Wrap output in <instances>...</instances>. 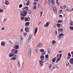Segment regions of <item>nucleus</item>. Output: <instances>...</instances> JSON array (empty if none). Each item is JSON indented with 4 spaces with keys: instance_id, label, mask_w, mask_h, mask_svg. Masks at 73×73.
Segmentation results:
<instances>
[{
    "instance_id": "nucleus-1",
    "label": "nucleus",
    "mask_w": 73,
    "mask_h": 73,
    "mask_svg": "<svg viewBox=\"0 0 73 73\" xmlns=\"http://www.w3.org/2000/svg\"><path fill=\"white\" fill-rule=\"evenodd\" d=\"M27 14V12L25 11H22L21 13V15L22 16H25Z\"/></svg>"
},
{
    "instance_id": "nucleus-2",
    "label": "nucleus",
    "mask_w": 73,
    "mask_h": 73,
    "mask_svg": "<svg viewBox=\"0 0 73 73\" xmlns=\"http://www.w3.org/2000/svg\"><path fill=\"white\" fill-rule=\"evenodd\" d=\"M64 35V34L62 33L60 34L58 36V40H61V38L63 37V35Z\"/></svg>"
},
{
    "instance_id": "nucleus-3",
    "label": "nucleus",
    "mask_w": 73,
    "mask_h": 73,
    "mask_svg": "<svg viewBox=\"0 0 73 73\" xmlns=\"http://www.w3.org/2000/svg\"><path fill=\"white\" fill-rule=\"evenodd\" d=\"M32 35L30 34L29 35V38H28V41L29 42H31V38H32Z\"/></svg>"
},
{
    "instance_id": "nucleus-4",
    "label": "nucleus",
    "mask_w": 73,
    "mask_h": 73,
    "mask_svg": "<svg viewBox=\"0 0 73 73\" xmlns=\"http://www.w3.org/2000/svg\"><path fill=\"white\" fill-rule=\"evenodd\" d=\"M22 9L23 11H25V12H27V11L29 9V7H26L24 8H23Z\"/></svg>"
},
{
    "instance_id": "nucleus-5",
    "label": "nucleus",
    "mask_w": 73,
    "mask_h": 73,
    "mask_svg": "<svg viewBox=\"0 0 73 73\" xmlns=\"http://www.w3.org/2000/svg\"><path fill=\"white\" fill-rule=\"evenodd\" d=\"M13 48L14 49H18L19 48V46L16 44H15L13 46Z\"/></svg>"
},
{
    "instance_id": "nucleus-6",
    "label": "nucleus",
    "mask_w": 73,
    "mask_h": 73,
    "mask_svg": "<svg viewBox=\"0 0 73 73\" xmlns=\"http://www.w3.org/2000/svg\"><path fill=\"white\" fill-rule=\"evenodd\" d=\"M54 12L55 14H57V8L56 7H54L53 9Z\"/></svg>"
},
{
    "instance_id": "nucleus-7",
    "label": "nucleus",
    "mask_w": 73,
    "mask_h": 73,
    "mask_svg": "<svg viewBox=\"0 0 73 73\" xmlns=\"http://www.w3.org/2000/svg\"><path fill=\"white\" fill-rule=\"evenodd\" d=\"M49 25V22L48 21L46 23V24L44 25V27L45 28L46 27H48Z\"/></svg>"
},
{
    "instance_id": "nucleus-8",
    "label": "nucleus",
    "mask_w": 73,
    "mask_h": 73,
    "mask_svg": "<svg viewBox=\"0 0 73 73\" xmlns=\"http://www.w3.org/2000/svg\"><path fill=\"white\" fill-rule=\"evenodd\" d=\"M31 49L29 48V50L28 55L29 57L31 56Z\"/></svg>"
},
{
    "instance_id": "nucleus-9",
    "label": "nucleus",
    "mask_w": 73,
    "mask_h": 73,
    "mask_svg": "<svg viewBox=\"0 0 73 73\" xmlns=\"http://www.w3.org/2000/svg\"><path fill=\"white\" fill-rule=\"evenodd\" d=\"M30 24V22H27L25 23V25L26 27H29Z\"/></svg>"
},
{
    "instance_id": "nucleus-10",
    "label": "nucleus",
    "mask_w": 73,
    "mask_h": 73,
    "mask_svg": "<svg viewBox=\"0 0 73 73\" xmlns=\"http://www.w3.org/2000/svg\"><path fill=\"white\" fill-rule=\"evenodd\" d=\"M39 63L41 67H42V66H43V64H44V62L42 61V60H41L39 61Z\"/></svg>"
},
{
    "instance_id": "nucleus-11",
    "label": "nucleus",
    "mask_w": 73,
    "mask_h": 73,
    "mask_svg": "<svg viewBox=\"0 0 73 73\" xmlns=\"http://www.w3.org/2000/svg\"><path fill=\"white\" fill-rule=\"evenodd\" d=\"M69 62L71 64L73 65V58H71Z\"/></svg>"
},
{
    "instance_id": "nucleus-12",
    "label": "nucleus",
    "mask_w": 73,
    "mask_h": 73,
    "mask_svg": "<svg viewBox=\"0 0 73 73\" xmlns=\"http://www.w3.org/2000/svg\"><path fill=\"white\" fill-rule=\"evenodd\" d=\"M25 21H29V20H30V17H29V18L27 17H25Z\"/></svg>"
},
{
    "instance_id": "nucleus-13",
    "label": "nucleus",
    "mask_w": 73,
    "mask_h": 73,
    "mask_svg": "<svg viewBox=\"0 0 73 73\" xmlns=\"http://www.w3.org/2000/svg\"><path fill=\"white\" fill-rule=\"evenodd\" d=\"M38 30V28H36V29H35V32L34 33V36H36V33L37 32V30Z\"/></svg>"
},
{
    "instance_id": "nucleus-14",
    "label": "nucleus",
    "mask_w": 73,
    "mask_h": 73,
    "mask_svg": "<svg viewBox=\"0 0 73 73\" xmlns=\"http://www.w3.org/2000/svg\"><path fill=\"white\" fill-rule=\"evenodd\" d=\"M25 31L27 33L29 32V28L28 27H26L25 28Z\"/></svg>"
},
{
    "instance_id": "nucleus-15",
    "label": "nucleus",
    "mask_w": 73,
    "mask_h": 73,
    "mask_svg": "<svg viewBox=\"0 0 73 73\" xmlns=\"http://www.w3.org/2000/svg\"><path fill=\"white\" fill-rule=\"evenodd\" d=\"M56 57H60V58H61V57H62V54H58L56 56Z\"/></svg>"
},
{
    "instance_id": "nucleus-16",
    "label": "nucleus",
    "mask_w": 73,
    "mask_h": 73,
    "mask_svg": "<svg viewBox=\"0 0 73 73\" xmlns=\"http://www.w3.org/2000/svg\"><path fill=\"white\" fill-rule=\"evenodd\" d=\"M40 58L41 60H44V59H45L44 58V56L42 55H41Z\"/></svg>"
},
{
    "instance_id": "nucleus-17",
    "label": "nucleus",
    "mask_w": 73,
    "mask_h": 73,
    "mask_svg": "<svg viewBox=\"0 0 73 73\" xmlns=\"http://www.w3.org/2000/svg\"><path fill=\"white\" fill-rule=\"evenodd\" d=\"M37 46H39V47H40V48H41V47L42 46V44L41 43H40L38 44Z\"/></svg>"
},
{
    "instance_id": "nucleus-18",
    "label": "nucleus",
    "mask_w": 73,
    "mask_h": 73,
    "mask_svg": "<svg viewBox=\"0 0 73 73\" xmlns=\"http://www.w3.org/2000/svg\"><path fill=\"white\" fill-rule=\"evenodd\" d=\"M5 45V42H1V45H2V46H4Z\"/></svg>"
},
{
    "instance_id": "nucleus-19",
    "label": "nucleus",
    "mask_w": 73,
    "mask_h": 73,
    "mask_svg": "<svg viewBox=\"0 0 73 73\" xmlns=\"http://www.w3.org/2000/svg\"><path fill=\"white\" fill-rule=\"evenodd\" d=\"M9 54V56L10 57H13V56L14 55H15V54H12V53H11Z\"/></svg>"
},
{
    "instance_id": "nucleus-20",
    "label": "nucleus",
    "mask_w": 73,
    "mask_h": 73,
    "mask_svg": "<svg viewBox=\"0 0 73 73\" xmlns=\"http://www.w3.org/2000/svg\"><path fill=\"white\" fill-rule=\"evenodd\" d=\"M16 57H14L11 58V60H16Z\"/></svg>"
},
{
    "instance_id": "nucleus-21",
    "label": "nucleus",
    "mask_w": 73,
    "mask_h": 73,
    "mask_svg": "<svg viewBox=\"0 0 73 73\" xmlns=\"http://www.w3.org/2000/svg\"><path fill=\"white\" fill-rule=\"evenodd\" d=\"M35 50L36 52V53H37L38 52V50H39V52H40V49H35Z\"/></svg>"
},
{
    "instance_id": "nucleus-22",
    "label": "nucleus",
    "mask_w": 73,
    "mask_h": 73,
    "mask_svg": "<svg viewBox=\"0 0 73 73\" xmlns=\"http://www.w3.org/2000/svg\"><path fill=\"white\" fill-rule=\"evenodd\" d=\"M69 11H71L70 8L69 7H67V11L68 12H69Z\"/></svg>"
},
{
    "instance_id": "nucleus-23",
    "label": "nucleus",
    "mask_w": 73,
    "mask_h": 73,
    "mask_svg": "<svg viewBox=\"0 0 73 73\" xmlns=\"http://www.w3.org/2000/svg\"><path fill=\"white\" fill-rule=\"evenodd\" d=\"M27 12L29 14H31V13H32V11H31L30 10H29L27 11Z\"/></svg>"
},
{
    "instance_id": "nucleus-24",
    "label": "nucleus",
    "mask_w": 73,
    "mask_h": 73,
    "mask_svg": "<svg viewBox=\"0 0 73 73\" xmlns=\"http://www.w3.org/2000/svg\"><path fill=\"white\" fill-rule=\"evenodd\" d=\"M15 49H13L11 50V53H12V54H14V52H15Z\"/></svg>"
},
{
    "instance_id": "nucleus-25",
    "label": "nucleus",
    "mask_w": 73,
    "mask_h": 73,
    "mask_svg": "<svg viewBox=\"0 0 73 73\" xmlns=\"http://www.w3.org/2000/svg\"><path fill=\"white\" fill-rule=\"evenodd\" d=\"M56 57H54L52 60V61L53 62H54L56 61Z\"/></svg>"
},
{
    "instance_id": "nucleus-26",
    "label": "nucleus",
    "mask_w": 73,
    "mask_h": 73,
    "mask_svg": "<svg viewBox=\"0 0 73 73\" xmlns=\"http://www.w3.org/2000/svg\"><path fill=\"white\" fill-rule=\"evenodd\" d=\"M66 66H69V65H70V64H69V62H66Z\"/></svg>"
},
{
    "instance_id": "nucleus-27",
    "label": "nucleus",
    "mask_w": 73,
    "mask_h": 73,
    "mask_svg": "<svg viewBox=\"0 0 73 73\" xmlns=\"http://www.w3.org/2000/svg\"><path fill=\"white\" fill-rule=\"evenodd\" d=\"M18 53V51H17V50H15L14 52V54H17Z\"/></svg>"
},
{
    "instance_id": "nucleus-28",
    "label": "nucleus",
    "mask_w": 73,
    "mask_h": 73,
    "mask_svg": "<svg viewBox=\"0 0 73 73\" xmlns=\"http://www.w3.org/2000/svg\"><path fill=\"white\" fill-rule=\"evenodd\" d=\"M51 2L52 4L54 5V0H51Z\"/></svg>"
},
{
    "instance_id": "nucleus-29",
    "label": "nucleus",
    "mask_w": 73,
    "mask_h": 73,
    "mask_svg": "<svg viewBox=\"0 0 73 73\" xmlns=\"http://www.w3.org/2000/svg\"><path fill=\"white\" fill-rule=\"evenodd\" d=\"M58 31L59 32H62L63 31V29H58Z\"/></svg>"
},
{
    "instance_id": "nucleus-30",
    "label": "nucleus",
    "mask_w": 73,
    "mask_h": 73,
    "mask_svg": "<svg viewBox=\"0 0 73 73\" xmlns=\"http://www.w3.org/2000/svg\"><path fill=\"white\" fill-rule=\"evenodd\" d=\"M17 65H18V67H19V68H20V62L19 61Z\"/></svg>"
},
{
    "instance_id": "nucleus-31",
    "label": "nucleus",
    "mask_w": 73,
    "mask_h": 73,
    "mask_svg": "<svg viewBox=\"0 0 73 73\" xmlns=\"http://www.w3.org/2000/svg\"><path fill=\"white\" fill-rule=\"evenodd\" d=\"M56 25L57 27H58L59 28H60V24L59 23H57Z\"/></svg>"
},
{
    "instance_id": "nucleus-32",
    "label": "nucleus",
    "mask_w": 73,
    "mask_h": 73,
    "mask_svg": "<svg viewBox=\"0 0 73 73\" xmlns=\"http://www.w3.org/2000/svg\"><path fill=\"white\" fill-rule=\"evenodd\" d=\"M4 12V10H3V9H0V13H3Z\"/></svg>"
},
{
    "instance_id": "nucleus-33",
    "label": "nucleus",
    "mask_w": 73,
    "mask_h": 73,
    "mask_svg": "<svg viewBox=\"0 0 73 73\" xmlns=\"http://www.w3.org/2000/svg\"><path fill=\"white\" fill-rule=\"evenodd\" d=\"M70 25H71V26H73V22H72V21H71L70 23Z\"/></svg>"
},
{
    "instance_id": "nucleus-34",
    "label": "nucleus",
    "mask_w": 73,
    "mask_h": 73,
    "mask_svg": "<svg viewBox=\"0 0 73 73\" xmlns=\"http://www.w3.org/2000/svg\"><path fill=\"white\" fill-rule=\"evenodd\" d=\"M50 0H48V5H49L50 4Z\"/></svg>"
},
{
    "instance_id": "nucleus-35",
    "label": "nucleus",
    "mask_w": 73,
    "mask_h": 73,
    "mask_svg": "<svg viewBox=\"0 0 73 73\" xmlns=\"http://www.w3.org/2000/svg\"><path fill=\"white\" fill-rule=\"evenodd\" d=\"M24 17H21V19L22 20H24Z\"/></svg>"
},
{
    "instance_id": "nucleus-36",
    "label": "nucleus",
    "mask_w": 73,
    "mask_h": 73,
    "mask_svg": "<svg viewBox=\"0 0 73 73\" xmlns=\"http://www.w3.org/2000/svg\"><path fill=\"white\" fill-rule=\"evenodd\" d=\"M11 67L13 69H14L15 68V65L14 64H12L11 65Z\"/></svg>"
},
{
    "instance_id": "nucleus-37",
    "label": "nucleus",
    "mask_w": 73,
    "mask_h": 73,
    "mask_svg": "<svg viewBox=\"0 0 73 73\" xmlns=\"http://www.w3.org/2000/svg\"><path fill=\"white\" fill-rule=\"evenodd\" d=\"M23 7V5L22 4H21L19 5V8H21Z\"/></svg>"
},
{
    "instance_id": "nucleus-38",
    "label": "nucleus",
    "mask_w": 73,
    "mask_h": 73,
    "mask_svg": "<svg viewBox=\"0 0 73 73\" xmlns=\"http://www.w3.org/2000/svg\"><path fill=\"white\" fill-rule=\"evenodd\" d=\"M5 4L6 5H7V4H8V1H7V0H6L5 1Z\"/></svg>"
},
{
    "instance_id": "nucleus-39",
    "label": "nucleus",
    "mask_w": 73,
    "mask_h": 73,
    "mask_svg": "<svg viewBox=\"0 0 73 73\" xmlns=\"http://www.w3.org/2000/svg\"><path fill=\"white\" fill-rule=\"evenodd\" d=\"M71 30V31H73V27H70Z\"/></svg>"
},
{
    "instance_id": "nucleus-40",
    "label": "nucleus",
    "mask_w": 73,
    "mask_h": 73,
    "mask_svg": "<svg viewBox=\"0 0 73 73\" xmlns=\"http://www.w3.org/2000/svg\"><path fill=\"white\" fill-rule=\"evenodd\" d=\"M36 8H37V6H36V5L34 6V8H33L34 9H36Z\"/></svg>"
},
{
    "instance_id": "nucleus-41",
    "label": "nucleus",
    "mask_w": 73,
    "mask_h": 73,
    "mask_svg": "<svg viewBox=\"0 0 73 73\" xmlns=\"http://www.w3.org/2000/svg\"><path fill=\"white\" fill-rule=\"evenodd\" d=\"M56 4H57V5H60V3H58V1H56Z\"/></svg>"
},
{
    "instance_id": "nucleus-42",
    "label": "nucleus",
    "mask_w": 73,
    "mask_h": 73,
    "mask_svg": "<svg viewBox=\"0 0 73 73\" xmlns=\"http://www.w3.org/2000/svg\"><path fill=\"white\" fill-rule=\"evenodd\" d=\"M44 51V50L43 49L40 50V52H43Z\"/></svg>"
},
{
    "instance_id": "nucleus-43",
    "label": "nucleus",
    "mask_w": 73,
    "mask_h": 73,
    "mask_svg": "<svg viewBox=\"0 0 73 73\" xmlns=\"http://www.w3.org/2000/svg\"><path fill=\"white\" fill-rule=\"evenodd\" d=\"M56 67H57V65H55L53 66V68H56Z\"/></svg>"
},
{
    "instance_id": "nucleus-44",
    "label": "nucleus",
    "mask_w": 73,
    "mask_h": 73,
    "mask_svg": "<svg viewBox=\"0 0 73 73\" xmlns=\"http://www.w3.org/2000/svg\"><path fill=\"white\" fill-rule=\"evenodd\" d=\"M20 38L21 39V40H23V37H22L21 36H20Z\"/></svg>"
},
{
    "instance_id": "nucleus-45",
    "label": "nucleus",
    "mask_w": 73,
    "mask_h": 73,
    "mask_svg": "<svg viewBox=\"0 0 73 73\" xmlns=\"http://www.w3.org/2000/svg\"><path fill=\"white\" fill-rule=\"evenodd\" d=\"M48 54H50L51 53L50 51V50H48Z\"/></svg>"
},
{
    "instance_id": "nucleus-46",
    "label": "nucleus",
    "mask_w": 73,
    "mask_h": 73,
    "mask_svg": "<svg viewBox=\"0 0 73 73\" xmlns=\"http://www.w3.org/2000/svg\"><path fill=\"white\" fill-rule=\"evenodd\" d=\"M70 57H71V56H68V55L67 59H69V58H70Z\"/></svg>"
},
{
    "instance_id": "nucleus-47",
    "label": "nucleus",
    "mask_w": 73,
    "mask_h": 73,
    "mask_svg": "<svg viewBox=\"0 0 73 73\" xmlns=\"http://www.w3.org/2000/svg\"><path fill=\"white\" fill-rule=\"evenodd\" d=\"M63 7L64 9H65V8H66V5H64L63 6Z\"/></svg>"
},
{
    "instance_id": "nucleus-48",
    "label": "nucleus",
    "mask_w": 73,
    "mask_h": 73,
    "mask_svg": "<svg viewBox=\"0 0 73 73\" xmlns=\"http://www.w3.org/2000/svg\"><path fill=\"white\" fill-rule=\"evenodd\" d=\"M45 57L46 58H48L49 57V56H48V55H45Z\"/></svg>"
},
{
    "instance_id": "nucleus-49",
    "label": "nucleus",
    "mask_w": 73,
    "mask_h": 73,
    "mask_svg": "<svg viewBox=\"0 0 73 73\" xmlns=\"http://www.w3.org/2000/svg\"><path fill=\"white\" fill-rule=\"evenodd\" d=\"M43 13V12H42V11H41V12L40 13V16H41L42 15V13Z\"/></svg>"
},
{
    "instance_id": "nucleus-50",
    "label": "nucleus",
    "mask_w": 73,
    "mask_h": 73,
    "mask_svg": "<svg viewBox=\"0 0 73 73\" xmlns=\"http://www.w3.org/2000/svg\"><path fill=\"white\" fill-rule=\"evenodd\" d=\"M52 43H53V44H55V43H56V41H55V40H53Z\"/></svg>"
},
{
    "instance_id": "nucleus-51",
    "label": "nucleus",
    "mask_w": 73,
    "mask_h": 73,
    "mask_svg": "<svg viewBox=\"0 0 73 73\" xmlns=\"http://www.w3.org/2000/svg\"><path fill=\"white\" fill-rule=\"evenodd\" d=\"M52 67V64H50L49 66V67L50 68H51Z\"/></svg>"
},
{
    "instance_id": "nucleus-52",
    "label": "nucleus",
    "mask_w": 73,
    "mask_h": 73,
    "mask_svg": "<svg viewBox=\"0 0 73 73\" xmlns=\"http://www.w3.org/2000/svg\"><path fill=\"white\" fill-rule=\"evenodd\" d=\"M45 54V52H43L42 53V55H44V54Z\"/></svg>"
},
{
    "instance_id": "nucleus-53",
    "label": "nucleus",
    "mask_w": 73,
    "mask_h": 73,
    "mask_svg": "<svg viewBox=\"0 0 73 73\" xmlns=\"http://www.w3.org/2000/svg\"><path fill=\"white\" fill-rule=\"evenodd\" d=\"M33 5H37V3L36 2H34L33 3Z\"/></svg>"
},
{
    "instance_id": "nucleus-54",
    "label": "nucleus",
    "mask_w": 73,
    "mask_h": 73,
    "mask_svg": "<svg viewBox=\"0 0 73 73\" xmlns=\"http://www.w3.org/2000/svg\"><path fill=\"white\" fill-rule=\"evenodd\" d=\"M24 35H25V36H26L27 35V33H23Z\"/></svg>"
},
{
    "instance_id": "nucleus-55",
    "label": "nucleus",
    "mask_w": 73,
    "mask_h": 73,
    "mask_svg": "<svg viewBox=\"0 0 73 73\" xmlns=\"http://www.w3.org/2000/svg\"><path fill=\"white\" fill-rule=\"evenodd\" d=\"M4 29H5V28H4V27H3L1 29V30L2 31H4Z\"/></svg>"
},
{
    "instance_id": "nucleus-56",
    "label": "nucleus",
    "mask_w": 73,
    "mask_h": 73,
    "mask_svg": "<svg viewBox=\"0 0 73 73\" xmlns=\"http://www.w3.org/2000/svg\"><path fill=\"white\" fill-rule=\"evenodd\" d=\"M71 53L72 55V57H73V51H72L71 52Z\"/></svg>"
},
{
    "instance_id": "nucleus-57",
    "label": "nucleus",
    "mask_w": 73,
    "mask_h": 73,
    "mask_svg": "<svg viewBox=\"0 0 73 73\" xmlns=\"http://www.w3.org/2000/svg\"><path fill=\"white\" fill-rule=\"evenodd\" d=\"M58 22H59V23H62V21L61 20H59L58 21Z\"/></svg>"
},
{
    "instance_id": "nucleus-58",
    "label": "nucleus",
    "mask_w": 73,
    "mask_h": 73,
    "mask_svg": "<svg viewBox=\"0 0 73 73\" xmlns=\"http://www.w3.org/2000/svg\"><path fill=\"white\" fill-rule=\"evenodd\" d=\"M68 56H70V57H71V54H70V53H68Z\"/></svg>"
},
{
    "instance_id": "nucleus-59",
    "label": "nucleus",
    "mask_w": 73,
    "mask_h": 73,
    "mask_svg": "<svg viewBox=\"0 0 73 73\" xmlns=\"http://www.w3.org/2000/svg\"><path fill=\"white\" fill-rule=\"evenodd\" d=\"M60 8L61 9H64V7L63 6H60Z\"/></svg>"
},
{
    "instance_id": "nucleus-60",
    "label": "nucleus",
    "mask_w": 73,
    "mask_h": 73,
    "mask_svg": "<svg viewBox=\"0 0 73 73\" xmlns=\"http://www.w3.org/2000/svg\"><path fill=\"white\" fill-rule=\"evenodd\" d=\"M27 3H28V4H29V3H30V2H29V0H28L27 1Z\"/></svg>"
},
{
    "instance_id": "nucleus-61",
    "label": "nucleus",
    "mask_w": 73,
    "mask_h": 73,
    "mask_svg": "<svg viewBox=\"0 0 73 73\" xmlns=\"http://www.w3.org/2000/svg\"><path fill=\"white\" fill-rule=\"evenodd\" d=\"M34 1H36V2H38L39 1L38 0H34Z\"/></svg>"
},
{
    "instance_id": "nucleus-62",
    "label": "nucleus",
    "mask_w": 73,
    "mask_h": 73,
    "mask_svg": "<svg viewBox=\"0 0 73 73\" xmlns=\"http://www.w3.org/2000/svg\"><path fill=\"white\" fill-rule=\"evenodd\" d=\"M6 18H5L4 19V21H3V22H5V21H6Z\"/></svg>"
},
{
    "instance_id": "nucleus-63",
    "label": "nucleus",
    "mask_w": 73,
    "mask_h": 73,
    "mask_svg": "<svg viewBox=\"0 0 73 73\" xmlns=\"http://www.w3.org/2000/svg\"><path fill=\"white\" fill-rule=\"evenodd\" d=\"M58 61H59V60H58L57 59L56 61V63H57V62H58Z\"/></svg>"
},
{
    "instance_id": "nucleus-64",
    "label": "nucleus",
    "mask_w": 73,
    "mask_h": 73,
    "mask_svg": "<svg viewBox=\"0 0 73 73\" xmlns=\"http://www.w3.org/2000/svg\"><path fill=\"white\" fill-rule=\"evenodd\" d=\"M59 17H62V16L61 15H59Z\"/></svg>"
}]
</instances>
